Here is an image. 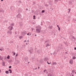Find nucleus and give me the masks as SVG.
Here are the masks:
<instances>
[{"label":"nucleus","instance_id":"1","mask_svg":"<svg viewBox=\"0 0 76 76\" xmlns=\"http://www.w3.org/2000/svg\"><path fill=\"white\" fill-rule=\"evenodd\" d=\"M37 29H36L37 33H40L41 32V27L39 26H38L37 27Z\"/></svg>","mask_w":76,"mask_h":76},{"label":"nucleus","instance_id":"2","mask_svg":"<svg viewBox=\"0 0 76 76\" xmlns=\"http://www.w3.org/2000/svg\"><path fill=\"white\" fill-rule=\"evenodd\" d=\"M17 18H21L22 17V16H21V14H20L19 13L17 15Z\"/></svg>","mask_w":76,"mask_h":76},{"label":"nucleus","instance_id":"3","mask_svg":"<svg viewBox=\"0 0 76 76\" xmlns=\"http://www.w3.org/2000/svg\"><path fill=\"white\" fill-rule=\"evenodd\" d=\"M73 62V60H72V59H71L69 60V64H72Z\"/></svg>","mask_w":76,"mask_h":76},{"label":"nucleus","instance_id":"4","mask_svg":"<svg viewBox=\"0 0 76 76\" xmlns=\"http://www.w3.org/2000/svg\"><path fill=\"white\" fill-rule=\"evenodd\" d=\"M10 9L12 10H14L15 7H14V6H12L10 7Z\"/></svg>","mask_w":76,"mask_h":76},{"label":"nucleus","instance_id":"5","mask_svg":"<svg viewBox=\"0 0 76 76\" xmlns=\"http://www.w3.org/2000/svg\"><path fill=\"white\" fill-rule=\"evenodd\" d=\"M21 3V1H19L17 3V5L19 6Z\"/></svg>","mask_w":76,"mask_h":76},{"label":"nucleus","instance_id":"6","mask_svg":"<svg viewBox=\"0 0 76 76\" xmlns=\"http://www.w3.org/2000/svg\"><path fill=\"white\" fill-rule=\"evenodd\" d=\"M18 11L19 13H20V12H22V10L21 8H19L18 10Z\"/></svg>","mask_w":76,"mask_h":76},{"label":"nucleus","instance_id":"7","mask_svg":"<svg viewBox=\"0 0 76 76\" xmlns=\"http://www.w3.org/2000/svg\"><path fill=\"white\" fill-rule=\"evenodd\" d=\"M8 29H10V31H12V29H13V27L12 26H9L8 27Z\"/></svg>","mask_w":76,"mask_h":76},{"label":"nucleus","instance_id":"8","mask_svg":"<svg viewBox=\"0 0 76 76\" xmlns=\"http://www.w3.org/2000/svg\"><path fill=\"white\" fill-rule=\"evenodd\" d=\"M4 11L3 9H0V13H4Z\"/></svg>","mask_w":76,"mask_h":76},{"label":"nucleus","instance_id":"9","mask_svg":"<svg viewBox=\"0 0 76 76\" xmlns=\"http://www.w3.org/2000/svg\"><path fill=\"white\" fill-rule=\"evenodd\" d=\"M7 34H12V32L11 31V30H10L8 31L7 32Z\"/></svg>","mask_w":76,"mask_h":76},{"label":"nucleus","instance_id":"10","mask_svg":"<svg viewBox=\"0 0 76 76\" xmlns=\"http://www.w3.org/2000/svg\"><path fill=\"white\" fill-rule=\"evenodd\" d=\"M32 51L31 50H28V53H30V54H32Z\"/></svg>","mask_w":76,"mask_h":76},{"label":"nucleus","instance_id":"11","mask_svg":"<svg viewBox=\"0 0 76 76\" xmlns=\"http://www.w3.org/2000/svg\"><path fill=\"white\" fill-rule=\"evenodd\" d=\"M49 41H50V40L49 39L47 40L46 41H45V43L47 44V42H49Z\"/></svg>","mask_w":76,"mask_h":76},{"label":"nucleus","instance_id":"12","mask_svg":"<svg viewBox=\"0 0 76 76\" xmlns=\"http://www.w3.org/2000/svg\"><path fill=\"white\" fill-rule=\"evenodd\" d=\"M26 31H24L23 32V35H26Z\"/></svg>","mask_w":76,"mask_h":76},{"label":"nucleus","instance_id":"13","mask_svg":"<svg viewBox=\"0 0 76 76\" xmlns=\"http://www.w3.org/2000/svg\"><path fill=\"white\" fill-rule=\"evenodd\" d=\"M8 71H10V73H12V71L11 69H9L8 70Z\"/></svg>","mask_w":76,"mask_h":76},{"label":"nucleus","instance_id":"14","mask_svg":"<svg viewBox=\"0 0 76 76\" xmlns=\"http://www.w3.org/2000/svg\"><path fill=\"white\" fill-rule=\"evenodd\" d=\"M58 2V0H55L54 1V3L55 4H56Z\"/></svg>","mask_w":76,"mask_h":76},{"label":"nucleus","instance_id":"15","mask_svg":"<svg viewBox=\"0 0 76 76\" xmlns=\"http://www.w3.org/2000/svg\"><path fill=\"white\" fill-rule=\"evenodd\" d=\"M48 46H50V44L48 43H47L46 44V47H47Z\"/></svg>","mask_w":76,"mask_h":76},{"label":"nucleus","instance_id":"16","mask_svg":"<svg viewBox=\"0 0 76 76\" xmlns=\"http://www.w3.org/2000/svg\"><path fill=\"white\" fill-rule=\"evenodd\" d=\"M44 61H48V58H45V59H44Z\"/></svg>","mask_w":76,"mask_h":76},{"label":"nucleus","instance_id":"17","mask_svg":"<svg viewBox=\"0 0 76 76\" xmlns=\"http://www.w3.org/2000/svg\"><path fill=\"white\" fill-rule=\"evenodd\" d=\"M52 4H53V3H52V1H50L49 2V4L50 5H52Z\"/></svg>","mask_w":76,"mask_h":76},{"label":"nucleus","instance_id":"18","mask_svg":"<svg viewBox=\"0 0 76 76\" xmlns=\"http://www.w3.org/2000/svg\"><path fill=\"white\" fill-rule=\"evenodd\" d=\"M2 66H5V62H3Z\"/></svg>","mask_w":76,"mask_h":76},{"label":"nucleus","instance_id":"19","mask_svg":"<svg viewBox=\"0 0 76 76\" xmlns=\"http://www.w3.org/2000/svg\"><path fill=\"white\" fill-rule=\"evenodd\" d=\"M75 70H73L72 71V73H73L74 74H75Z\"/></svg>","mask_w":76,"mask_h":76},{"label":"nucleus","instance_id":"20","mask_svg":"<svg viewBox=\"0 0 76 76\" xmlns=\"http://www.w3.org/2000/svg\"><path fill=\"white\" fill-rule=\"evenodd\" d=\"M53 65H56L57 64V63H56V62H55L53 63Z\"/></svg>","mask_w":76,"mask_h":76},{"label":"nucleus","instance_id":"21","mask_svg":"<svg viewBox=\"0 0 76 76\" xmlns=\"http://www.w3.org/2000/svg\"><path fill=\"white\" fill-rule=\"evenodd\" d=\"M5 73H6V74H9V71H5Z\"/></svg>","mask_w":76,"mask_h":76},{"label":"nucleus","instance_id":"22","mask_svg":"<svg viewBox=\"0 0 76 76\" xmlns=\"http://www.w3.org/2000/svg\"><path fill=\"white\" fill-rule=\"evenodd\" d=\"M72 59L73 60H75V59H76V57L75 56H73V57H72Z\"/></svg>","mask_w":76,"mask_h":76},{"label":"nucleus","instance_id":"23","mask_svg":"<svg viewBox=\"0 0 76 76\" xmlns=\"http://www.w3.org/2000/svg\"><path fill=\"white\" fill-rule=\"evenodd\" d=\"M0 60H3V58L1 56H0Z\"/></svg>","mask_w":76,"mask_h":76},{"label":"nucleus","instance_id":"24","mask_svg":"<svg viewBox=\"0 0 76 76\" xmlns=\"http://www.w3.org/2000/svg\"><path fill=\"white\" fill-rule=\"evenodd\" d=\"M7 59H9V58H10V56L8 55V56L7 57Z\"/></svg>","mask_w":76,"mask_h":76},{"label":"nucleus","instance_id":"25","mask_svg":"<svg viewBox=\"0 0 76 76\" xmlns=\"http://www.w3.org/2000/svg\"><path fill=\"white\" fill-rule=\"evenodd\" d=\"M57 53L56 52V51H55L54 53H53V55H55Z\"/></svg>","mask_w":76,"mask_h":76},{"label":"nucleus","instance_id":"26","mask_svg":"<svg viewBox=\"0 0 76 76\" xmlns=\"http://www.w3.org/2000/svg\"><path fill=\"white\" fill-rule=\"evenodd\" d=\"M44 12H45V10H42V13H44Z\"/></svg>","mask_w":76,"mask_h":76},{"label":"nucleus","instance_id":"27","mask_svg":"<svg viewBox=\"0 0 76 76\" xmlns=\"http://www.w3.org/2000/svg\"><path fill=\"white\" fill-rule=\"evenodd\" d=\"M57 52H58L59 51H60V50L58 49H57V50H56Z\"/></svg>","mask_w":76,"mask_h":76},{"label":"nucleus","instance_id":"28","mask_svg":"<svg viewBox=\"0 0 76 76\" xmlns=\"http://www.w3.org/2000/svg\"><path fill=\"white\" fill-rule=\"evenodd\" d=\"M72 2L70 1H69V4H72Z\"/></svg>","mask_w":76,"mask_h":76},{"label":"nucleus","instance_id":"29","mask_svg":"<svg viewBox=\"0 0 76 76\" xmlns=\"http://www.w3.org/2000/svg\"><path fill=\"white\" fill-rule=\"evenodd\" d=\"M48 76H53V74H49L48 75Z\"/></svg>","mask_w":76,"mask_h":76},{"label":"nucleus","instance_id":"30","mask_svg":"<svg viewBox=\"0 0 76 76\" xmlns=\"http://www.w3.org/2000/svg\"><path fill=\"white\" fill-rule=\"evenodd\" d=\"M19 38L20 39H21L22 38H23V37H22L21 36L19 37Z\"/></svg>","mask_w":76,"mask_h":76},{"label":"nucleus","instance_id":"31","mask_svg":"<svg viewBox=\"0 0 76 76\" xmlns=\"http://www.w3.org/2000/svg\"><path fill=\"white\" fill-rule=\"evenodd\" d=\"M33 17H34L33 19H35V15H34L33 16Z\"/></svg>","mask_w":76,"mask_h":76},{"label":"nucleus","instance_id":"32","mask_svg":"<svg viewBox=\"0 0 76 76\" xmlns=\"http://www.w3.org/2000/svg\"><path fill=\"white\" fill-rule=\"evenodd\" d=\"M47 63L48 64H51V62H50V63H49L48 61H47Z\"/></svg>","mask_w":76,"mask_h":76},{"label":"nucleus","instance_id":"33","mask_svg":"<svg viewBox=\"0 0 76 76\" xmlns=\"http://www.w3.org/2000/svg\"><path fill=\"white\" fill-rule=\"evenodd\" d=\"M46 69H44V70L43 72H44V73H45V72H46Z\"/></svg>","mask_w":76,"mask_h":76},{"label":"nucleus","instance_id":"34","mask_svg":"<svg viewBox=\"0 0 76 76\" xmlns=\"http://www.w3.org/2000/svg\"><path fill=\"white\" fill-rule=\"evenodd\" d=\"M11 26H14V24L13 23L11 24Z\"/></svg>","mask_w":76,"mask_h":76},{"label":"nucleus","instance_id":"35","mask_svg":"<svg viewBox=\"0 0 76 76\" xmlns=\"http://www.w3.org/2000/svg\"><path fill=\"white\" fill-rule=\"evenodd\" d=\"M12 68V66H9V69H11Z\"/></svg>","mask_w":76,"mask_h":76},{"label":"nucleus","instance_id":"36","mask_svg":"<svg viewBox=\"0 0 76 76\" xmlns=\"http://www.w3.org/2000/svg\"><path fill=\"white\" fill-rule=\"evenodd\" d=\"M60 27H58V30L59 31H60Z\"/></svg>","mask_w":76,"mask_h":76},{"label":"nucleus","instance_id":"37","mask_svg":"<svg viewBox=\"0 0 76 76\" xmlns=\"http://www.w3.org/2000/svg\"><path fill=\"white\" fill-rule=\"evenodd\" d=\"M69 11H68V12H69V13H70V9H69Z\"/></svg>","mask_w":76,"mask_h":76},{"label":"nucleus","instance_id":"38","mask_svg":"<svg viewBox=\"0 0 76 76\" xmlns=\"http://www.w3.org/2000/svg\"><path fill=\"white\" fill-rule=\"evenodd\" d=\"M32 13H33L34 12V10H32L31 11Z\"/></svg>","mask_w":76,"mask_h":76},{"label":"nucleus","instance_id":"39","mask_svg":"<svg viewBox=\"0 0 76 76\" xmlns=\"http://www.w3.org/2000/svg\"><path fill=\"white\" fill-rule=\"evenodd\" d=\"M49 28H50V29H51V28H52V26H49Z\"/></svg>","mask_w":76,"mask_h":76},{"label":"nucleus","instance_id":"40","mask_svg":"<svg viewBox=\"0 0 76 76\" xmlns=\"http://www.w3.org/2000/svg\"><path fill=\"white\" fill-rule=\"evenodd\" d=\"M15 54H16V53H15V52H14V53H13V55H14V56H15Z\"/></svg>","mask_w":76,"mask_h":76},{"label":"nucleus","instance_id":"41","mask_svg":"<svg viewBox=\"0 0 76 76\" xmlns=\"http://www.w3.org/2000/svg\"><path fill=\"white\" fill-rule=\"evenodd\" d=\"M72 38H73V39H75V37H74V36H73V37H72Z\"/></svg>","mask_w":76,"mask_h":76},{"label":"nucleus","instance_id":"42","mask_svg":"<svg viewBox=\"0 0 76 76\" xmlns=\"http://www.w3.org/2000/svg\"><path fill=\"white\" fill-rule=\"evenodd\" d=\"M64 43L65 45H66V44H67V43L65 42H64Z\"/></svg>","mask_w":76,"mask_h":76},{"label":"nucleus","instance_id":"43","mask_svg":"<svg viewBox=\"0 0 76 76\" xmlns=\"http://www.w3.org/2000/svg\"><path fill=\"white\" fill-rule=\"evenodd\" d=\"M18 53H17L16 54V55L15 56L17 57V56H18Z\"/></svg>","mask_w":76,"mask_h":76},{"label":"nucleus","instance_id":"44","mask_svg":"<svg viewBox=\"0 0 76 76\" xmlns=\"http://www.w3.org/2000/svg\"><path fill=\"white\" fill-rule=\"evenodd\" d=\"M20 26H22V24L21 23L20 24Z\"/></svg>","mask_w":76,"mask_h":76},{"label":"nucleus","instance_id":"45","mask_svg":"<svg viewBox=\"0 0 76 76\" xmlns=\"http://www.w3.org/2000/svg\"><path fill=\"white\" fill-rule=\"evenodd\" d=\"M74 50H76V47L75 48Z\"/></svg>","mask_w":76,"mask_h":76},{"label":"nucleus","instance_id":"46","mask_svg":"<svg viewBox=\"0 0 76 76\" xmlns=\"http://www.w3.org/2000/svg\"><path fill=\"white\" fill-rule=\"evenodd\" d=\"M29 33H28L27 34V35H29Z\"/></svg>","mask_w":76,"mask_h":76},{"label":"nucleus","instance_id":"47","mask_svg":"<svg viewBox=\"0 0 76 76\" xmlns=\"http://www.w3.org/2000/svg\"><path fill=\"white\" fill-rule=\"evenodd\" d=\"M57 27H58V28L59 27V26H58V25H57Z\"/></svg>","mask_w":76,"mask_h":76},{"label":"nucleus","instance_id":"48","mask_svg":"<svg viewBox=\"0 0 76 76\" xmlns=\"http://www.w3.org/2000/svg\"><path fill=\"white\" fill-rule=\"evenodd\" d=\"M0 50H1V51H2V50H3V49H0Z\"/></svg>","mask_w":76,"mask_h":76},{"label":"nucleus","instance_id":"49","mask_svg":"<svg viewBox=\"0 0 76 76\" xmlns=\"http://www.w3.org/2000/svg\"><path fill=\"white\" fill-rule=\"evenodd\" d=\"M32 31H33V30H34V28H32Z\"/></svg>","mask_w":76,"mask_h":76},{"label":"nucleus","instance_id":"50","mask_svg":"<svg viewBox=\"0 0 76 76\" xmlns=\"http://www.w3.org/2000/svg\"><path fill=\"white\" fill-rule=\"evenodd\" d=\"M60 49H63V48L61 47L60 48Z\"/></svg>","mask_w":76,"mask_h":76},{"label":"nucleus","instance_id":"51","mask_svg":"<svg viewBox=\"0 0 76 76\" xmlns=\"http://www.w3.org/2000/svg\"><path fill=\"white\" fill-rule=\"evenodd\" d=\"M61 45V47H62V46H63V45H61H61Z\"/></svg>","mask_w":76,"mask_h":76},{"label":"nucleus","instance_id":"52","mask_svg":"<svg viewBox=\"0 0 76 76\" xmlns=\"http://www.w3.org/2000/svg\"><path fill=\"white\" fill-rule=\"evenodd\" d=\"M28 10V8H26V10Z\"/></svg>","mask_w":76,"mask_h":76},{"label":"nucleus","instance_id":"53","mask_svg":"<svg viewBox=\"0 0 76 76\" xmlns=\"http://www.w3.org/2000/svg\"><path fill=\"white\" fill-rule=\"evenodd\" d=\"M38 69H39V66L38 67Z\"/></svg>","mask_w":76,"mask_h":76},{"label":"nucleus","instance_id":"54","mask_svg":"<svg viewBox=\"0 0 76 76\" xmlns=\"http://www.w3.org/2000/svg\"><path fill=\"white\" fill-rule=\"evenodd\" d=\"M65 53H66V54H67V52H65Z\"/></svg>","mask_w":76,"mask_h":76},{"label":"nucleus","instance_id":"55","mask_svg":"<svg viewBox=\"0 0 76 76\" xmlns=\"http://www.w3.org/2000/svg\"><path fill=\"white\" fill-rule=\"evenodd\" d=\"M37 69H38V68H36L35 69V70H37Z\"/></svg>","mask_w":76,"mask_h":76},{"label":"nucleus","instance_id":"56","mask_svg":"<svg viewBox=\"0 0 76 76\" xmlns=\"http://www.w3.org/2000/svg\"><path fill=\"white\" fill-rule=\"evenodd\" d=\"M31 35V34H29V35L30 36V35Z\"/></svg>","mask_w":76,"mask_h":76},{"label":"nucleus","instance_id":"57","mask_svg":"<svg viewBox=\"0 0 76 76\" xmlns=\"http://www.w3.org/2000/svg\"><path fill=\"white\" fill-rule=\"evenodd\" d=\"M1 1H3V0H1Z\"/></svg>","mask_w":76,"mask_h":76},{"label":"nucleus","instance_id":"58","mask_svg":"<svg viewBox=\"0 0 76 76\" xmlns=\"http://www.w3.org/2000/svg\"><path fill=\"white\" fill-rule=\"evenodd\" d=\"M24 42H26V40L24 41Z\"/></svg>","mask_w":76,"mask_h":76},{"label":"nucleus","instance_id":"59","mask_svg":"<svg viewBox=\"0 0 76 76\" xmlns=\"http://www.w3.org/2000/svg\"><path fill=\"white\" fill-rule=\"evenodd\" d=\"M35 37H37V34H35Z\"/></svg>","mask_w":76,"mask_h":76},{"label":"nucleus","instance_id":"60","mask_svg":"<svg viewBox=\"0 0 76 76\" xmlns=\"http://www.w3.org/2000/svg\"><path fill=\"white\" fill-rule=\"evenodd\" d=\"M2 62H4V60H2Z\"/></svg>","mask_w":76,"mask_h":76},{"label":"nucleus","instance_id":"61","mask_svg":"<svg viewBox=\"0 0 76 76\" xmlns=\"http://www.w3.org/2000/svg\"><path fill=\"white\" fill-rule=\"evenodd\" d=\"M26 45H27V43H26Z\"/></svg>","mask_w":76,"mask_h":76},{"label":"nucleus","instance_id":"62","mask_svg":"<svg viewBox=\"0 0 76 76\" xmlns=\"http://www.w3.org/2000/svg\"><path fill=\"white\" fill-rule=\"evenodd\" d=\"M29 62H28V64H29Z\"/></svg>","mask_w":76,"mask_h":76},{"label":"nucleus","instance_id":"63","mask_svg":"<svg viewBox=\"0 0 76 76\" xmlns=\"http://www.w3.org/2000/svg\"><path fill=\"white\" fill-rule=\"evenodd\" d=\"M5 59H6V58L5 57Z\"/></svg>","mask_w":76,"mask_h":76},{"label":"nucleus","instance_id":"64","mask_svg":"<svg viewBox=\"0 0 76 76\" xmlns=\"http://www.w3.org/2000/svg\"><path fill=\"white\" fill-rule=\"evenodd\" d=\"M72 76H74V75H72Z\"/></svg>","mask_w":76,"mask_h":76}]
</instances>
